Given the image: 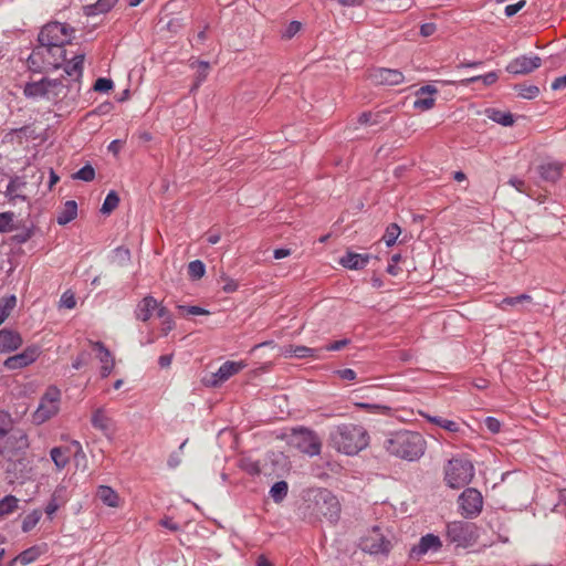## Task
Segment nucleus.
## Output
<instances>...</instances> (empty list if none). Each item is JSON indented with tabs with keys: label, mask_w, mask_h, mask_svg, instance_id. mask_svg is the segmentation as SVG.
<instances>
[{
	"label": "nucleus",
	"mask_w": 566,
	"mask_h": 566,
	"mask_svg": "<svg viewBox=\"0 0 566 566\" xmlns=\"http://www.w3.org/2000/svg\"><path fill=\"white\" fill-rule=\"evenodd\" d=\"M305 507L307 514L318 521L326 520L331 524H335L340 517L339 500L327 489L308 490L305 495Z\"/></svg>",
	"instance_id": "obj_1"
},
{
	"label": "nucleus",
	"mask_w": 566,
	"mask_h": 566,
	"mask_svg": "<svg viewBox=\"0 0 566 566\" xmlns=\"http://www.w3.org/2000/svg\"><path fill=\"white\" fill-rule=\"evenodd\" d=\"M331 446L347 455L357 454L368 446V433L364 427L355 423H342L331 429Z\"/></svg>",
	"instance_id": "obj_2"
},
{
	"label": "nucleus",
	"mask_w": 566,
	"mask_h": 566,
	"mask_svg": "<svg viewBox=\"0 0 566 566\" xmlns=\"http://www.w3.org/2000/svg\"><path fill=\"white\" fill-rule=\"evenodd\" d=\"M70 87L60 78L42 77L29 81L23 86V95L34 102L57 104L66 98Z\"/></svg>",
	"instance_id": "obj_3"
},
{
	"label": "nucleus",
	"mask_w": 566,
	"mask_h": 566,
	"mask_svg": "<svg viewBox=\"0 0 566 566\" xmlns=\"http://www.w3.org/2000/svg\"><path fill=\"white\" fill-rule=\"evenodd\" d=\"M386 450L398 458L415 461L423 455L426 440L416 431H397L387 439Z\"/></svg>",
	"instance_id": "obj_4"
},
{
	"label": "nucleus",
	"mask_w": 566,
	"mask_h": 566,
	"mask_svg": "<svg viewBox=\"0 0 566 566\" xmlns=\"http://www.w3.org/2000/svg\"><path fill=\"white\" fill-rule=\"evenodd\" d=\"M473 476V464L467 459L453 458L444 468V480L452 489H460L469 484Z\"/></svg>",
	"instance_id": "obj_5"
},
{
	"label": "nucleus",
	"mask_w": 566,
	"mask_h": 566,
	"mask_svg": "<svg viewBox=\"0 0 566 566\" xmlns=\"http://www.w3.org/2000/svg\"><path fill=\"white\" fill-rule=\"evenodd\" d=\"M64 45L65 44L50 45V56H52L51 59L56 60V69L65 64L64 72L72 77V81L80 82L83 75L85 53L76 52L70 60H67Z\"/></svg>",
	"instance_id": "obj_6"
},
{
	"label": "nucleus",
	"mask_w": 566,
	"mask_h": 566,
	"mask_svg": "<svg viewBox=\"0 0 566 566\" xmlns=\"http://www.w3.org/2000/svg\"><path fill=\"white\" fill-rule=\"evenodd\" d=\"M446 537L455 547H470L478 538L476 526L474 523L464 521L450 522L447 525Z\"/></svg>",
	"instance_id": "obj_7"
},
{
	"label": "nucleus",
	"mask_w": 566,
	"mask_h": 566,
	"mask_svg": "<svg viewBox=\"0 0 566 566\" xmlns=\"http://www.w3.org/2000/svg\"><path fill=\"white\" fill-rule=\"evenodd\" d=\"M291 443L301 452L311 457L319 454L322 449V441L317 433L304 427L292 430Z\"/></svg>",
	"instance_id": "obj_8"
},
{
	"label": "nucleus",
	"mask_w": 566,
	"mask_h": 566,
	"mask_svg": "<svg viewBox=\"0 0 566 566\" xmlns=\"http://www.w3.org/2000/svg\"><path fill=\"white\" fill-rule=\"evenodd\" d=\"M75 30L67 24L51 22L45 24L40 34L39 43L45 45L69 44Z\"/></svg>",
	"instance_id": "obj_9"
},
{
	"label": "nucleus",
	"mask_w": 566,
	"mask_h": 566,
	"mask_svg": "<svg viewBox=\"0 0 566 566\" xmlns=\"http://www.w3.org/2000/svg\"><path fill=\"white\" fill-rule=\"evenodd\" d=\"M60 400V389L54 386L49 387L42 396L39 407L33 413V421L40 424L55 416L59 411Z\"/></svg>",
	"instance_id": "obj_10"
},
{
	"label": "nucleus",
	"mask_w": 566,
	"mask_h": 566,
	"mask_svg": "<svg viewBox=\"0 0 566 566\" xmlns=\"http://www.w3.org/2000/svg\"><path fill=\"white\" fill-rule=\"evenodd\" d=\"M460 514L465 518L476 517L483 507V496L474 488L465 489L458 499Z\"/></svg>",
	"instance_id": "obj_11"
},
{
	"label": "nucleus",
	"mask_w": 566,
	"mask_h": 566,
	"mask_svg": "<svg viewBox=\"0 0 566 566\" xmlns=\"http://www.w3.org/2000/svg\"><path fill=\"white\" fill-rule=\"evenodd\" d=\"M360 547L371 555L388 554L391 549V542L381 533L379 526H374L361 537Z\"/></svg>",
	"instance_id": "obj_12"
},
{
	"label": "nucleus",
	"mask_w": 566,
	"mask_h": 566,
	"mask_svg": "<svg viewBox=\"0 0 566 566\" xmlns=\"http://www.w3.org/2000/svg\"><path fill=\"white\" fill-rule=\"evenodd\" d=\"M50 48L45 44L36 46L28 57V66L32 72L42 73L56 69V60L51 59Z\"/></svg>",
	"instance_id": "obj_13"
},
{
	"label": "nucleus",
	"mask_w": 566,
	"mask_h": 566,
	"mask_svg": "<svg viewBox=\"0 0 566 566\" xmlns=\"http://www.w3.org/2000/svg\"><path fill=\"white\" fill-rule=\"evenodd\" d=\"M368 78L376 85L395 86L405 82V75L399 70L377 67L368 73Z\"/></svg>",
	"instance_id": "obj_14"
},
{
	"label": "nucleus",
	"mask_w": 566,
	"mask_h": 566,
	"mask_svg": "<svg viewBox=\"0 0 566 566\" xmlns=\"http://www.w3.org/2000/svg\"><path fill=\"white\" fill-rule=\"evenodd\" d=\"M442 547V542L434 534L423 535L418 544L413 545L409 552V557L413 560H420L426 554L436 553Z\"/></svg>",
	"instance_id": "obj_15"
},
{
	"label": "nucleus",
	"mask_w": 566,
	"mask_h": 566,
	"mask_svg": "<svg viewBox=\"0 0 566 566\" xmlns=\"http://www.w3.org/2000/svg\"><path fill=\"white\" fill-rule=\"evenodd\" d=\"M541 64L542 60L537 55H521L507 64L506 71L515 75L528 74L538 69Z\"/></svg>",
	"instance_id": "obj_16"
},
{
	"label": "nucleus",
	"mask_w": 566,
	"mask_h": 566,
	"mask_svg": "<svg viewBox=\"0 0 566 566\" xmlns=\"http://www.w3.org/2000/svg\"><path fill=\"white\" fill-rule=\"evenodd\" d=\"M88 344L96 350V358L102 364L101 377H108L115 367V359L113 354L102 342L88 340Z\"/></svg>",
	"instance_id": "obj_17"
},
{
	"label": "nucleus",
	"mask_w": 566,
	"mask_h": 566,
	"mask_svg": "<svg viewBox=\"0 0 566 566\" xmlns=\"http://www.w3.org/2000/svg\"><path fill=\"white\" fill-rule=\"evenodd\" d=\"M39 356L38 347H28L23 352L8 357L3 366L9 370L20 369L32 364Z\"/></svg>",
	"instance_id": "obj_18"
},
{
	"label": "nucleus",
	"mask_w": 566,
	"mask_h": 566,
	"mask_svg": "<svg viewBox=\"0 0 566 566\" xmlns=\"http://www.w3.org/2000/svg\"><path fill=\"white\" fill-rule=\"evenodd\" d=\"M29 446L30 443L27 433L20 428H14L7 436L3 449L7 452L19 453L24 452Z\"/></svg>",
	"instance_id": "obj_19"
},
{
	"label": "nucleus",
	"mask_w": 566,
	"mask_h": 566,
	"mask_svg": "<svg viewBox=\"0 0 566 566\" xmlns=\"http://www.w3.org/2000/svg\"><path fill=\"white\" fill-rule=\"evenodd\" d=\"M438 93L437 87L432 85L421 86L416 92V101L413 102V107L419 111H429L436 104V98L433 97Z\"/></svg>",
	"instance_id": "obj_20"
},
{
	"label": "nucleus",
	"mask_w": 566,
	"mask_h": 566,
	"mask_svg": "<svg viewBox=\"0 0 566 566\" xmlns=\"http://www.w3.org/2000/svg\"><path fill=\"white\" fill-rule=\"evenodd\" d=\"M92 426L105 437L111 438L115 432L114 421L106 416L104 408H97L91 419Z\"/></svg>",
	"instance_id": "obj_21"
},
{
	"label": "nucleus",
	"mask_w": 566,
	"mask_h": 566,
	"mask_svg": "<svg viewBox=\"0 0 566 566\" xmlns=\"http://www.w3.org/2000/svg\"><path fill=\"white\" fill-rule=\"evenodd\" d=\"M22 345L21 335L12 329L3 328L0 331V353H10Z\"/></svg>",
	"instance_id": "obj_22"
},
{
	"label": "nucleus",
	"mask_w": 566,
	"mask_h": 566,
	"mask_svg": "<svg viewBox=\"0 0 566 566\" xmlns=\"http://www.w3.org/2000/svg\"><path fill=\"white\" fill-rule=\"evenodd\" d=\"M244 363L242 361H226L223 363L217 373L213 374L214 380L212 381V385L221 384L226 380H228L231 376L238 374L240 370L244 368Z\"/></svg>",
	"instance_id": "obj_23"
},
{
	"label": "nucleus",
	"mask_w": 566,
	"mask_h": 566,
	"mask_svg": "<svg viewBox=\"0 0 566 566\" xmlns=\"http://www.w3.org/2000/svg\"><path fill=\"white\" fill-rule=\"evenodd\" d=\"M159 304L151 295L145 296L135 308V317L138 321L147 322L155 310L158 311Z\"/></svg>",
	"instance_id": "obj_24"
},
{
	"label": "nucleus",
	"mask_w": 566,
	"mask_h": 566,
	"mask_svg": "<svg viewBox=\"0 0 566 566\" xmlns=\"http://www.w3.org/2000/svg\"><path fill=\"white\" fill-rule=\"evenodd\" d=\"M369 260V254H359L348 251L346 255L339 259V263L349 270L364 269Z\"/></svg>",
	"instance_id": "obj_25"
},
{
	"label": "nucleus",
	"mask_w": 566,
	"mask_h": 566,
	"mask_svg": "<svg viewBox=\"0 0 566 566\" xmlns=\"http://www.w3.org/2000/svg\"><path fill=\"white\" fill-rule=\"evenodd\" d=\"M538 171L544 180L555 182L562 176L563 165L556 161L545 163L538 167Z\"/></svg>",
	"instance_id": "obj_26"
},
{
	"label": "nucleus",
	"mask_w": 566,
	"mask_h": 566,
	"mask_svg": "<svg viewBox=\"0 0 566 566\" xmlns=\"http://www.w3.org/2000/svg\"><path fill=\"white\" fill-rule=\"evenodd\" d=\"M285 354L296 357V358H323L321 348H311L302 345H290L289 348L285 349Z\"/></svg>",
	"instance_id": "obj_27"
},
{
	"label": "nucleus",
	"mask_w": 566,
	"mask_h": 566,
	"mask_svg": "<svg viewBox=\"0 0 566 566\" xmlns=\"http://www.w3.org/2000/svg\"><path fill=\"white\" fill-rule=\"evenodd\" d=\"M77 216V203L74 200L66 201L57 211L56 221L59 224L64 226Z\"/></svg>",
	"instance_id": "obj_28"
},
{
	"label": "nucleus",
	"mask_w": 566,
	"mask_h": 566,
	"mask_svg": "<svg viewBox=\"0 0 566 566\" xmlns=\"http://www.w3.org/2000/svg\"><path fill=\"white\" fill-rule=\"evenodd\" d=\"M64 493L65 489L63 486L57 488L53 492L49 503L45 506V513L49 516H52L60 509V506L66 502Z\"/></svg>",
	"instance_id": "obj_29"
},
{
	"label": "nucleus",
	"mask_w": 566,
	"mask_h": 566,
	"mask_svg": "<svg viewBox=\"0 0 566 566\" xmlns=\"http://www.w3.org/2000/svg\"><path fill=\"white\" fill-rule=\"evenodd\" d=\"M50 455L59 471L63 470L70 461L67 448L54 447L51 449Z\"/></svg>",
	"instance_id": "obj_30"
},
{
	"label": "nucleus",
	"mask_w": 566,
	"mask_h": 566,
	"mask_svg": "<svg viewBox=\"0 0 566 566\" xmlns=\"http://www.w3.org/2000/svg\"><path fill=\"white\" fill-rule=\"evenodd\" d=\"M96 495L105 505L111 507L118 506V495L112 488L101 485Z\"/></svg>",
	"instance_id": "obj_31"
},
{
	"label": "nucleus",
	"mask_w": 566,
	"mask_h": 566,
	"mask_svg": "<svg viewBox=\"0 0 566 566\" xmlns=\"http://www.w3.org/2000/svg\"><path fill=\"white\" fill-rule=\"evenodd\" d=\"M485 114L491 120H493L497 124H501L503 126H511L514 123V119H513V116L511 113H505V112H502V111L495 109V108H488L485 111Z\"/></svg>",
	"instance_id": "obj_32"
},
{
	"label": "nucleus",
	"mask_w": 566,
	"mask_h": 566,
	"mask_svg": "<svg viewBox=\"0 0 566 566\" xmlns=\"http://www.w3.org/2000/svg\"><path fill=\"white\" fill-rule=\"evenodd\" d=\"M157 316L163 319L161 333L164 336H167L175 328V321L165 306L158 308Z\"/></svg>",
	"instance_id": "obj_33"
},
{
	"label": "nucleus",
	"mask_w": 566,
	"mask_h": 566,
	"mask_svg": "<svg viewBox=\"0 0 566 566\" xmlns=\"http://www.w3.org/2000/svg\"><path fill=\"white\" fill-rule=\"evenodd\" d=\"M42 551L39 546H32L20 553L13 562L19 560L22 565H28L38 559Z\"/></svg>",
	"instance_id": "obj_34"
},
{
	"label": "nucleus",
	"mask_w": 566,
	"mask_h": 566,
	"mask_svg": "<svg viewBox=\"0 0 566 566\" xmlns=\"http://www.w3.org/2000/svg\"><path fill=\"white\" fill-rule=\"evenodd\" d=\"M289 492V485L285 481L274 483L270 490V495L275 503L282 502Z\"/></svg>",
	"instance_id": "obj_35"
},
{
	"label": "nucleus",
	"mask_w": 566,
	"mask_h": 566,
	"mask_svg": "<svg viewBox=\"0 0 566 566\" xmlns=\"http://www.w3.org/2000/svg\"><path fill=\"white\" fill-rule=\"evenodd\" d=\"M401 234V229L397 223H391L386 228V231L381 238L387 247L394 245L399 235Z\"/></svg>",
	"instance_id": "obj_36"
},
{
	"label": "nucleus",
	"mask_w": 566,
	"mask_h": 566,
	"mask_svg": "<svg viewBox=\"0 0 566 566\" xmlns=\"http://www.w3.org/2000/svg\"><path fill=\"white\" fill-rule=\"evenodd\" d=\"M19 500L13 495H6L0 500V516L11 514L18 509Z\"/></svg>",
	"instance_id": "obj_37"
},
{
	"label": "nucleus",
	"mask_w": 566,
	"mask_h": 566,
	"mask_svg": "<svg viewBox=\"0 0 566 566\" xmlns=\"http://www.w3.org/2000/svg\"><path fill=\"white\" fill-rule=\"evenodd\" d=\"M431 423H434L443 429H446L449 432H459L460 431V424L455 421L444 419L442 417L433 416L428 418Z\"/></svg>",
	"instance_id": "obj_38"
},
{
	"label": "nucleus",
	"mask_w": 566,
	"mask_h": 566,
	"mask_svg": "<svg viewBox=\"0 0 566 566\" xmlns=\"http://www.w3.org/2000/svg\"><path fill=\"white\" fill-rule=\"evenodd\" d=\"M119 203V197L115 191H109L102 205L101 212L103 214L112 213Z\"/></svg>",
	"instance_id": "obj_39"
},
{
	"label": "nucleus",
	"mask_w": 566,
	"mask_h": 566,
	"mask_svg": "<svg viewBox=\"0 0 566 566\" xmlns=\"http://www.w3.org/2000/svg\"><path fill=\"white\" fill-rule=\"evenodd\" d=\"M13 429L11 415L6 411H0V440L6 438Z\"/></svg>",
	"instance_id": "obj_40"
},
{
	"label": "nucleus",
	"mask_w": 566,
	"mask_h": 566,
	"mask_svg": "<svg viewBox=\"0 0 566 566\" xmlns=\"http://www.w3.org/2000/svg\"><path fill=\"white\" fill-rule=\"evenodd\" d=\"M499 78V75L496 72H489L484 75H476L472 76L470 78H465L461 81L462 85H469L470 83L482 81L484 85L489 86L494 84Z\"/></svg>",
	"instance_id": "obj_41"
},
{
	"label": "nucleus",
	"mask_w": 566,
	"mask_h": 566,
	"mask_svg": "<svg viewBox=\"0 0 566 566\" xmlns=\"http://www.w3.org/2000/svg\"><path fill=\"white\" fill-rule=\"evenodd\" d=\"M17 298L14 295L4 297L0 302V324L8 317L10 312L14 308Z\"/></svg>",
	"instance_id": "obj_42"
},
{
	"label": "nucleus",
	"mask_w": 566,
	"mask_h": 566,
	"mask_svg": "<svg viewBox=\"0 0 566 566\" xmlns=\"http://www.w3.org/2000/svg\"><path fill=\"white\" fill-rule=\"evenodd\" d=\"M42 516L41 511L34 510L30 514H28L23 521H22V531L24 533L30 532L32 528L35 527V525L39 523L40 518Z\"/></svg>",
	"instance_id": "obj_43"
},
{
	"label": "nucleus",
	"mask_w": 566,
	"mask_h": 566,
	"mask_svg": "<svg viewBox=\"0 0 566 566\" xmlns=\"http://www.w3.org/2000/svg\"><path fill=\"white\" fill-rule=\"evenodd\" d=\"M15 213L12 211L0 213V232H10L14 229Z\"/></svg>",
	"instance_id": "obj_44"
},
{
	"label": "nucleus",
	"mask_w": 566,
	"mask_h": 566,
	"mask_svg": "<svg viewBox=\"0 0 566 566\" xmlns=\"http://www.w3.org/2000/svg\"><path fill=\"white\" fill-rule=\"evenodd\" d=\"M206 273V266L200 260L191 261L188 264V274L192 280L201 279Z\"/></svg>",
	"instance_id": "obj_45"
},
{
	"label": "nucleus",
	"mask_w": 566,
	"mask_h": 566,
	"mask_svg": "<svg viewBox=\"0 0 566 566\" xmlns=\"http://www.w3.org/2000/svg\"><path fill=\"white\" fill-rule=\"evenodd\" d=\"M518 96L527 99H533L538 96L539 88L536 85H516Z\"/></svg>",
	"instance_id": "obj_46"
},
{
	"label": "nucleus",
	"mask_w": 566,
	"mask_h": 566,
	"mask_svg": "<svg viewBox=\"0 0 566 566\" xmlns=\"http://www.w3.org/2000/svg\"><path fill=\"white\" fill-rule=\"evenodd\" d=\"M117 0H97L92 7H90L91 13H105L108 12Z\"/></svg>",
	"instance_id": "obj_47"
},
{
	"label": "nucleus",
	"mask_w": 566,
	"mask_h": 566,
	"mask_svg": "<svg viewBox=\"0 0 566 566\" xmlns=\"http://www.w3.org/2000/svg\"><path fill=\"white\" fill-rule=\"evenodd\" d=\"M531 302H532V296L531 295H528V294H521L518 296L505 297L502 301V307L505 308V306H516L518 304L531 303Z\"/></svg>",
	"instance_id": "obj_48"
},
{
	"label": "nucleus",
	"mask_w": 566,
	"mask_h": 566,
	"mask_svg": "<svg viewBox=\"0 0 566 566\" xmlns=\"http://www.w3.org/2000/svg\"><path fill=\"white\" fill-rule=\"evenodd\" d=\"M73 178L83 181H92L95 178V170L91 165H85L73 175Z\"/></svg>",
	"instance_id": "obj_49"
},
{
	"label": "nucleus",
	"mask_w": 566,
	"mask_h": 566,
	"mask_svg": "<svg viewBox=\"0 0 566 566\" xmlns=\"http://www.w3.org/2000/svg\"><path fill=\"white\" fill-rule=\"evenodd\" d=\"M21 186H24V182L21 181L19 178L10 180V182L7 186L6 195L11 199L22 197L19 193Z\"/></svg>",
	"instance_id": "obj_50"
},
{
	"label": "nucleus",
	"mask_w": 566,
	"mask_h": 566,
	"mask_svg": "<svg viewBox=\"0 0 566 566\" xmlns=\"http://www.w3.org/2000/svg\"><path fill=\"white\" fill-rule=\"evenodd\" d=\"M91 361V353L87 350H82L78 353L76 358L72 363V367L74 369H81L84 366H87Z\"/></svg>",
	"instance_id": "obj_51"
},
{
	"label": "nucleus",
	"mask_w": 566,
	"mask_h": 566,
	"mask_svg": "<svg viewBox=\"0 0 566 566\" xmlns=\"http://www.w3.org/2000/svg\"><path fill=\"white\" fill-rule=\"evenodd\" d=\"M302 29V23L298 21H292L289 23V25L285 28V30L282 33V38L290 40L295 34H297Z\"/></svg>",
	"instance_id": "obj_52"
},
{
	"label": "nucleus",
	"mask_w": 566,
	"mask_h": 566,
	"mask_svg": "<svg viewBox=\"0 0 566 566\" xmlns=\"http://www.w3.org/2000/svg\"><path fill=\"white\" fill-rule=\"evenodd\" d=\"M241 468L251 475H258L261 473L260 464L258 461L245 459L242 461Z\"/></svg>",
	"instance_id": "obj_53"
},
{
	"label": "nucleus",
	"mask_w": 566,
	"mask_h": 566,
	"mask_svg": "<svg viewBox=\"0 0 566 566\" xmlns=\"http://www.w3.org/2000/svg\"><path fill=\"white\" fill-rule=\"evenodd\" d=\"M113 87V82L109 78L99 77L96 80L94 84V90L96 92H108Z\"/></svg>",
	"instance_id": "obj_54"
},
{
	"label": "nucleus",
	"mask_w": 566,
	"mask_h": 566,
	"mask_svg": "<svg viewBox=\"0 0 566 566\" xmlns=\"http://www.w3.org/2000/svg\"><path fill=\"white\" fill-rule=\"evenodd\" d=\"M348 343H349V339H347V338L339 339V340H335V342H333V343L328 344V345H327V346H325V347H321V349H322V354H323L324 352H331V350H333V352H337V350H340V349H343L345 346H347V345H348Z\"/></svg>",
	"instance_id": "obj_55"
},
{
	"label": "nucleus",
	"mask_w": 566,
	"mask_h": 566,
	"mask_svg": "<svg viewBox=\"0 0 566 566\" xmlns=\"http://www.w3.org/2000/svg\"><path fill=\"white\" fill-rule=\"evenodd\" d=\"M60 303H61V306L69 308V310L74 308L76 305L75 297L70 292H64L62 294Z\"/></svg>",
	"instance_id": "obj_56"
},
{
	"label": "nucleus",
	"mask_w": 566,
	"mask_h": 566,
	"mask_svg": "<svg viewBox=\"0 0 566 566\" xmlns=\"http://www.w3.org/2000/svg\"><path fill=\"white\" fill-rule=\"evenodd\" d=\"M484 424L492 433H497L501 430V422L494 417H486Z\"/></svg>",
	"instance_id": "obj_57"
},
{
	"label": "nucleus",
	"mask_w": 566,
	"mask_h": 566,
	"mask_svg": "<svg viewBox=\"0 0 566 566\" xmlns=\"http://www.w3.org/2000/svg\"><path fill=\"white\" fill-rule=\"evenodd\" d=\"M526 4V1L525 0H520L518 2L516 3H513V4H509L505 7V14L506 17H513L514 14H516L521 9H523Z\"/></svg>",
	"instance_id": "obj_58"
},
{
	"label": "nucleus",
	"mask_w": 566,
	"mask_h": 566,
	"mask_svg": "<svg viewBox=\"0 0 566 566\" xmlns=\"http://www.w3.org/2000/svg\"><path fill=\"white\" fill-rule=\"evenodd\" d=\"M375 117H378V115H375ZM358 123L360 125H375L378 120L374 118L373 113L364 112L358 116Z\"/></svg>",
	"instance_id": "obj_59"
},
{
	"label": "nucleus",
	"mask_w": 566,
	"mask_h": 566,
	"mask_svg": "<svg viewBox=\"0 0 566 566\" xmlns=\"http://www.w3.org/2000/svg\"><path fill=\"white\" fill-rule=\"evenodd\" d=\"M179 310H182V311H186V313L188 315H206L208 314L209 312L202 307H199V306H196V305H191V306H184V305H180L178 306Z\"/></svg>",
	"instance_id": "obj_60"
},
{
	"label": "nucleus",
	"mask_w": 566,
	"mask_h": 566,
	"mask_svg": "<svg viewBox=\"0 0 566 566\" xmlns=\"http://www.w3.org/2000/svg\"><path fill=\"white\" fill-rule=\"evenodd\" d=\"M337 375L344 380H354L356 379V371L350 368H345L337 370Z\"/></svg>",
	"instance_id": "obj_61"
},
{
	"label": "nucleus",
	"mask_w": 566,
	"mask_h": 566,
	"mask_svg": "<svg viewBox=\"0 0 566 566\" xmlns=\"http://www.w3.org/2000/svg\"><path fill=\"white\" fill-rule=\"evenodd\" d=\"M509 184L512 187H514L518 192L528 195V192L525 188V182L523 180L517 179V178H512V179H510Z\"/></svg>",
	"instance_id": "obj_62"
},
{
	"label": "nucleus",
	"mask_w": 566,
	"mask_h": 566,
	"mask_svg": "<svg viewBox=\"0 0 566 566\" xmlns=\"http://www.w3.org/2000/svg\"><path fill=\"white\" fill-rule=\"evenodd\" d=\"M181 463V457L178 452H174L169 455L167 464L169 468L175 469Z\"/></svg>",
	"instance_id": "obj_63"
},
{
	"label": "nucleus",
	"mask_w": 566,
	"mask_h": 566,
	"mask_svg": "<svg viewBox=\"0 0 566 566\" xmlns=\"http://www.w3.org/2000/svg\"><path fill=\"white\" fill-rule=\"evenodd\" d=\"M552 90L558 91L566 88V75L555 78L551 85Z\"/></svg>",
	"instance_id": "obj_64"
}]
</instances>
